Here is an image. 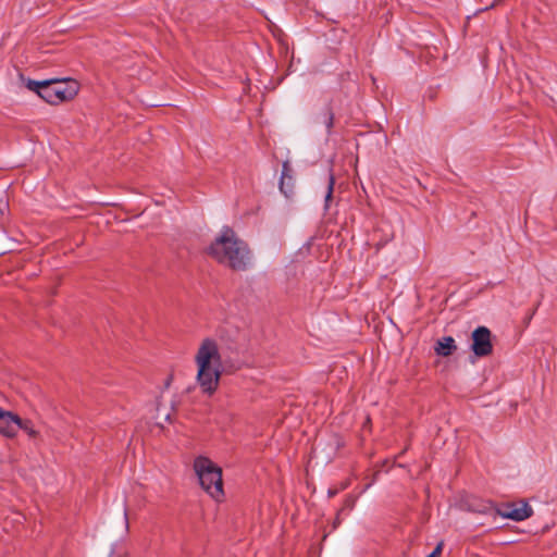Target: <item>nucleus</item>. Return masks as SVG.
<instances>
[{
    "label": "nucleus",
    "mask_w": 557,
    "mask_h": 557,
    "mask_svg": "<svg viewBox=\"0 0 557 557\" xmlns=\"http://www.w3.org/2000/svg\"><path fill=\"white\" fill-rule=\"evenodd\" d=\"M208 255L218 263L234 271H247L253 264L252 252L228 226H224L207 248Z\"/></svg>",
    "instance_id": "nucleus-1"
},
{
    "label": "nucleus",
    "mask_w": 557,
    "mask_h": 557,
    "mask_svg": "<svg viewBox=\"0 0 557 557\" xmlns=\"http://www.w3.org/2000/svg\"><path fill=\"white\" fill-rule=\"evenodd\" d=\"M443 544L440 543L428 557H440Z\"/></svg>",
    "instance_id": "nucleus-14"
},
{
    "label": "nucleus",
    "mask_w": 557,
    "mask_h": 557,
    "mask_svg": "<svg viewBox=\"0 0 557 557\" xmlns=\"http://www.w3.org/2000/svg\"><path fill=\"white\" fill-rule=\"evenodd\" d=\"M456 348L455 339L451 336H446L437 341L434 350L438 356L447 357L450 356Z\"/></svg>",
    "instance_id": "nucleus-10"
},
{
    "label": "nucleus",
    "mask_w": 557,
    "mask_h": 557,
    "mask_svg": "<svg viewBox=\"0 0 557 557\" xmlns=\"http://www.w3.org/2000/svg\"><path fill=\"white\" fill-rule=\"evenodd\" d=\"M196 380L201 391L212 395L219 387L223 362L219 344L211 337L203 338L195 355Z\"/></svg>",
    "instance_id": "nucleus-2"
},
{
    "label": "nucleus",
    "mask_w": 557,
    "mask_h": 557,
    "mask_svg": "<svg viewBox=\"0 0 557 557\" xmlns=\"http://www.w3.org/2000/svg\"><path fill=\"white\" fill-rule=\"evenodd\" d=\"M290 172L292 169L288 162H284L280 180V189L285 195V197H289L293 194L294 180Z\"/></svg>",
    "instance_id": "nucleus-9"
},
{
    "label": "nucleus",
    "mask_w": 557,
    "mask_h": 557,
    "mask_svg": "<svg viewBox=\"0 0 557 557\" xmlns=\"http://www.w3.org/2000/svg\"><path fill=\"white\" fill-rule=\"evenodd\" d=\"M18 430H23L30 438H35L38 435L37 430L29 420L21 419V423L16 424V432Z\"/></svg>",
    "instance_id": "nucleus-11"
},
{
    "label": "nucleus",
    "mask_w": 557,
    "mask_h": 557,
    "mask_svg": "<svg viewBox=\"0 0 557 557\" xmlns=\"http://www.w3.org/2000/svg\"><path fill=\"white\" fill-rule=\"evenodd\" d=\"M468 510L487 516H497L499 508L491 502L472 498L468 503Z\"/></svg>",
    "instance_id": "nucleus-8"
},
{
    "label": "nucleus",
    "mask_w": 557,
    "mask_h": 557,
    "mask_svg": "<svg viewBox=\"0 0 557 557\" xmlns=\"http://www.w3.org/2000/svg\"><path fill=\"white\" fill-rule=\"evenodd\" d=\"M27 87L36 91L40 98L51 104L70 100L74 98L78 91L77 84L74 81H29Z\"/></svg>",
    "instance_id": "nucleus-4"
},
{
    "label": "nucleus",
    "mask_w": 557,
    "mask_h": 557,
    "mask_svg": "<svg viewBox=\"0 0 557 557\" xmlns=\"http://www.w3.org/2000/svg\"><path fill=\"white\" fill-rule=\"evenodd\" d=\"M124 517H125V519H127V512H126V510H124Z\"/></svg>",
    "instance_id": "nucleus-15"
},
{
    "label": "nucleus",
    "mask_w": 557,
    "mask_h": 557,
    "mask_svg": "<svg viewBox=\"0 0 557 557\" xmlns=\"http://www.w3.org/2000/svg\"><path fill=\"white\" fill-rule=\"evenodd\" d=\"M334 184H335L334 176L332 174H330L329 175V180H327L326 193H325V196H324V200H325L324 208L325 209L329 208V202L332 199L333 190H334Z\"/></svg>",
    "instance_id": "nucleus-12"
},
{
    "label": "nucleus",
    "mask_w": 557,
    "mask_h": 557,
    "mask_svg": "<svg viewBox=\"0 0 557 557\" xmlns=\"http://www.w3.org/2000/svg\"><path fill=\"white\" fill-rule=\"evenodd\" d=\"M532 513L533 509L527 503L506 504L503 506V508H499V510H497V516L513 521H523L530 518Z\"/></svg>",
    "instance_id": "nucleus-6"
},
{
    "label": "nucleus",
    "mask_w": 557,
    "mask_h": 557,
    "mask_svg": "<svg viewBox=\"0 0 557 557\" xmlns=\"http://www.w3.org/2000/svg\"><path fill=\"white\" fill-rule=\"evenodd\" d=\"M21 423V418L11 411L0 408V434L7 437L16 435V424Z\"/></svg>",
    "instance_id": "nucleus-7"
},
{
    "label": "nucleus",
    "mask_w": 557,
    "mask_h": 557,
    "mask_svg": "<svg viewBox=\"0 0 557 557\" xmlns=\"http://www.w3.org/2000/svg\"><path fill=\"white\" fill-rule=\"evenodd\" d=\"M492 334L486 326H479L472 332L471 349L476 357H486L493 351Z\"/></svg>",
    "instance_id": "nucleus-5"
},
{
    "label": "nucleus",
    "mask_w": 557,
    "mask_h": 557,
    "mask_svg": "<svg viewBox=\"0 0 557 557\" xmlns=\"http://www.w3.org/2000/svg\"><path fill=\"white\" fill-rule=\"evenodd\" d=\"M334 114L331 109H326L323 113V123L326 126L327 132L333 127Z\"/></svg>",
    "instance_id": "nucleus-13"
},
{
    "label": "nucleus",
    "mask_w": 557,
    "mask_h": 557,
    "mask_svg": "<svg viewBox=\"0 0 557 557\" xmlns=\"http://www.w3.org/2000/svg\"><path fill=\"white\" fill-rule=\"evenodd\" d=\"M194 470L201 487L215 500L224 497L222 470L207 457H197L194 461Z\"/></svg>",
    "instance_id": "nucleus-3"
}]
</instances>
